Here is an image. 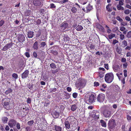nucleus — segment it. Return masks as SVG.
Segmentation results:
<instances>
[{"label":"nucleus","mask_w":131,"mask_h":131,"mask_svg":"<svg viewBox=\"0 0 131 131\" xmlns=\"http://www.w3.org/2000/svg\"><path fill=\"white\" fill-rule=\"evenodd\" d=\"M114 76L112 72L106 74L105 75V80L106 82L108 83H110L114 79Z\"/></svg>","instance_id":"obj_1"},{"label":"nucleus","mask_w":131,"mask_h":131,"mask_svg":"<svg viewBox=\"0 0 131 131\" xmlns=\"http://www.w3.org/2000/svg\"><path fill=\"white\" fill-rule=\"evenodd\" d=\"M10 98L7 97L4 98L2 100V103L4 104V107L7 110L10 109Z\"/></svg>","instance_id":"obj_2"},{"label":"nucleus","mask_w":131,"mask_h":131,"mask_svg":"<svg viewBox=\"0 0 131 131\" xmlns=\"http://www.w3.org/2000/svg\"><path fill=\"white\" fill-rule=\"evenodd\" d=\"M88 94H87L84 97V100L88 104H90L94 102L95 96L93 94H91L88 98Z\"/></svg>","instance_id":"obj_3"},{"label":"nucleus","mask_w":131,"mask_h":131,"mask_svg":"<svg viewBox=\"0 0 131 131\" xmlns=\"http://www.w3.org/2000/svg\"><path fill=\"white\" fill-rule=\"evenodd\" d=\"M86 80L83 79H78V82H77L76 84L78 86L81 87H84L86 83Z\"/></svg>","instance_id":"obj_4"},{"label":"nucleus","mask_w":131,"mask_h":131,"mask_svg":"<svg viewBox=\"0 0 131 131\" xmlns=\"http://www.w3.org/2000/svg\"><path fill=\"white\" fill-rule=\"evenodd\" d=\"M99 113L95 111L91 113V116L95 120H97L99 118Z\"/></svg>","instance_id":"obj_5"},{"label":"nucleus","mask_w":131,"mask_h":131,"mask_svg":"<svg viewBox=\"0 0 131 131\" xmlns=\"http://www.w3.org/2000/svg\"><path fill=\"white\" fill-rule=\"evenodd\" d=\"M116 125L115 120L113 119L110 120L109 122L108 126L110 128L113 129Z\"/></svg>","instance_id":"obj_6"},{"label":"nucleus","mask_w":131,"mask_h":131,"mask_svg":"<svg viewBox=\"0 0 131 131\" xmlns=\"http://www.w3.org/2000/svg\"><path fill=\"white\" fill-rule=\"evenodd\" d=\"M111 112L109 110H104L103 113L104 116L106 118H108L111 116Z\"/></svg>","instance_id":"obj_7"},{"label":"nucleus","mask_w":131,"mask_h":131,"mask_svg":"<svg viewBox=\"0 0 131 131\" xmlns=\"http://www.w3.org/2000/svg\"><path fill=\"white\" fill-rule=\"evenodd\" d=\"M105 98V95L103 94H100L97 96V100L100 102H102Z\"/></svg>","instance_id":"obj_8"},{"label":"nucleus","mask_w":131,"mask_h":131,"mask_svg":"<svg viewBox=\"0 0 131 131\" xmlns=\"http://www.w3.org/2000/svg\"><path fill=\"white\" fill-rule=\"evenodd\" d=\"M16 123V121L15 120L11 119L9 121L8 125L10 127H12L15 125Z\"/></svg>","instance_id":"obj_9"},{"label":"nucleus","mask_w":131,"mask_h":131,"mask_svg":"<svg viewBox=\"0 0 131 131\" xmlns=\"http://www.w3.org/2000/svg\"><path fill=\"white\" fill-rule=\"evenodd\" d=\"M12 46V43H8L5 45L2 49L4 51L7 50L8 49L10 48Z\"/></svg>","instance_id":"obj_10"},{"label":"nucleus","mask_w":131,"mask_h":131,"mask_svg":"<svg viewBox=\"0 0 131 131\" xmlns=\"http://www.w3.org/2000/svg\"><path fill=\"white\" fill-rule=\"evenodd\" d=\"M29 71L28 70H26L24 72L21 74L22 79H24L27 77L29 74Z\"/></svg>","instance_id":"obj_11"},{"label":"nucleus","mask_w":131,"mask_h":131,"mask_svg":"<svg viewBox=\"0 0 131 131\" xmlns=\"http://www.w3.org/2000/svg\"><path fill=\"white\" fill-rule=\"evenodd\" d=\"M71 119L70 117H68L66 119L65 123V125L66 128L69 129L70 127V123L68 122V120Z\"/></svg>","instance_id":"obj_12"},{"label":"nucleus","mask_w":131,"mask_h":131,"mask_svg":"<svg viewBox=\"0 0 131 131\" xmlns=\"http://www.w3.org/2000/svg\"><path fill=\"white\" fill-rule=\"evenodd\" d=\"M25 39L24 36L23 35H20L18 36V40L19 42H22L24 41Z\"/></svg>","instance_id":"obj_13"},{"label":"nucleus","mask_w":131,"mask_h":131,"mask_svg":"<svg viewBox=\"0 0 131 131\" xmlns=\"http://www.w3.org/2000/svg\"><path fill=\"white\" fill-rule=\"evenodd\" d=\"M68 26V24L66 22H64L60 26L61 28L64 30Z\"/></svg>","instance_id":"obj_14"},{"label":"nucleus","mask_w":131,"mask_h":131,"mask_svg":"<svg viewBox=\"0 0 131 131\" xmlns=\"http://www.w3.org/2000/svg\"><path fill=\"white\" fill-rule=\"evenodd\" d=\"M33 3L36 6H39L41 4V3L39 0H34L33 1Z\"/></svg>","instance_id":"obj_15"},{"label":"nucleus","mask_w":131,"mask_h":131,"mask_svg":"<svg viewBox=\"0 0 131 131\" xmlns=\"http://www.w3.org/2000/svg\"><path fill=\"white\" fill-rule=\"evenodd\" d=\"M97 27L99 30L101 32H103L104 30V29L103 27L100 25V24H98L97 25Z\"/></svg>","instance_id":"obj_16"},{"label":"nucleus","mask_w":131,"mask_h":131,"mask_svg":"<svg viewBox=\"0 0 131 131\" xmlns=\"http://www.w3.org/2000/svg\"><path fill=\"white\" fill-rule=\"evenodd\" d=\"M113 68L114 71L116 72L119 70L120 67L119 66L116 65L113 67Z\"/></svg>","instance_id":"obj_17"},{"label":"nucleus","mask_w":131,"mask_h":131,"mask_svg":"<svg viewBox=\"0 0 131 131\" xmlns=\"http://www.w3.org/2000/svg\"><path fill=\"white\" fill-rule=\"evenodd\" d=\"M34 32L32 31H30L28 32V37L29 38H32L34 35Z\"/></svg>","instance_id":"obj_18"},{"label":"nucleus","mask_w":131,"mask_h":131,"mask_svg":"<svg viewBox=\"0 0 131 131\" xmlns=\"http://www.w3.org/2000/svg\"><path fill=\"white\" fill-rule=\"evenodd\" d=\"M59 113L57 112H54L52 114V115L53 117L55 118H57L59 116Z\"/></svg>","instance_id":"obj_19"},{"label":"nucleus","mask_w":131,"mask_h":131,"mask_svg":"<svg viewBox=\"0 0 131 131\" xmlns=\"http://www.w3.org/2000/svg\"><path fill=\"white\" fill-rule=\"evenodd\" d=\"M77 107V105L75 104L71 106V110L72 111H74L76 110Z\"/></svg>","instance_id":"obj_20"},{"label":"nucleus","mask_w":131,"mask_h":131,"mask_svg":"<svg viewBox=\"0 0 131 131\" xmlns=\"http://www.w3.org/2000/svg\"><path fill=\"white\" fill-rule=\"evenodd\" d=\"M100 122L102 126L103 127H105L106 126V122L103 120H101L100 121Z\"/></svg>","instance_id":"obj_21"},{"label":"nucleus","mask_w":131,"mask_h":131,"mask_svg":"<svg viewBox=\"0 0 131 131\" xmlns=\"http://www.w3.org/2000/svg\"><path fill=\"white\" fill-rule=\"evenodd\" d=\"M76 30L78 31L81 30L83 29V27L81 25H78L76 27Z\"/></svg>","instance_id":"obj_22"},{"label":"nucleus","mask_w":131,"mask_h":131,"mask_svg":"<svg viewBox=\"0 0 131 131\" xmlns=\"http://www.w3.org/2000/svg\"><path fill=\"white\" fill-rule=\"evenodd\" d=\"M38 42L37 41L35 42L34 44L33 48L34 49L37 50L38 49L37 46Z\"/></svg>","instance_id":"obj_23"},{"label":"nucleus","mask_w":131,"mask_h":131,"mask_svg":"<svg viewBox=\"0 0 131 131\" xmlns=\"http://www.w3.org/2000/svg\"><path fill=\"white\" fill-rule=\"evenodd\" d=\"M127 42L126 41L124 40L122 42V46L123 47H125L127 46Z\"/></svg>","instance_id":"obj_24"},{"label":"nucleus","mask_w":131,"mask_h":131,"mask_svg":"<svg viewBox=\"0 0 131 131\" xmlns=\"http://www.w3.org/2000/svg\"><path fill=\"white\" fill-rule=\"evenodd\" d=\"M115 35L114 34H111L108 35V38L110 39H111L115 37Z\"/></svg>","instance_id":"obj_25"},{"label":"nucleus","mask_w":131,"mask_h":131,"mask_svg":"<svg viewBox=\"0 0 131 131\" xmlns=\"http://www.w3.org/2000/svg\"><path fill=\"white\" fill-rule=\"evenodd\" d=\"M2 121L4 123H6L8 121V118L6 117H4L2 118Z\"/></svg>","instance_id":"obj_26"},{"label":"nucleus","mask_w":131,"mask_h":131,"mask_svg":"<svg viewBox=\"0 0 131 131\" xmlns=\"http://www.w3.org/2000/svg\"><path fill=\"white\" fill-rule=\"evenodd\" d=\"M92 9V6H91L90 4H89L86 7V9L88 12H89Z\"/></svg>","instance_id":"obj_27"},{"label":"nucleus","mask_w":131,"mask_h":131,"mask_svg":"<svg viewBox=\"0 0 131 131\" xmlns=\"http://www.w3.org/2000/svg\"><path fill=\"white\" fill-rule=\"evenodd\" d=\"M111 4H108L106 6V9L108 11L111 12L112 10V9L111 8L109 7V6H111Z\"/></svg>","instance_id":"obj_28"},{"label":"nucleus","mask_w":131,"mask_h":131,"mask_svg":"<svg viewBox=\"0 0 131 131\" xmlns=\"http://www.w3.org/2000/svg\"><path fill=\"white\" fill-rule=\"evenodd\" d=\"M55 129L57 131H61V128L59 126H56Z\"/></svg>","instance_id":"obj_29"},{"label":"nucleus","mask_w":131,"mask_h":131,"mask_svg":"<svg viewBox=\"0 0 131 131\" xmlns=\"http://www.w3.org/2000/svg\"><path fill=\"white\" fill-rule=\"evenodd\" d=\"M71 10L73 13H75L77 12V9L75 7H73L71 9Z\"/></svg>","instance_id":"obj_30"},{"label":"nucleus","mask_w":131,"mask_h":131,"mask_svg":"<svg viewBox=\"0 0 131 131\" xmlns=\"http://www.w3.org/2000/svg\"><path fill=\"white\" fill-rule=\"evenodd\" d=\"M12 92V90L10 89H9L5 92V93L7 95Z\"/></svg>","instance_id":"obj_31"},{"label":"nucleus","mask_w":131,"mask_h":131,"mask_svg":"<svg viewBox=\"0 0 131 131\" xmlns=\"http://www.w3.org/2000/svg\"><path fill=\"white\" fill-rule=\"evenodd\" d=\"M121 6V5H118L117 6V7L118 10H123L124 9V8Z\"/></svg>","instance_id":"obj_32"},{"label":"nucleus","mask_w":131,"mask_h":131,"mask_svg":"<svg viewBox=\"0 0 131 131\" xmlns=\"http://www.w3.org/2000/svg\"><path fill=\"white\" fill-rule=\"evenodd\" d=\"M50 65L52 68L55 69L56 68V65L54 63H52L50 64Z\"/></svg>","instance_id":"obj_33"},{"label":"nucleus","mask_w":131,"mask_h":131,"mask_svg":"<svg viewBox=\"0 0 131 131\" xmlns=\"http://www.w3.org/2000/svg\"><path fill=\"white\" fill-rule=\"evenodd\" d=\"M68 2V0H63L58 2L61 4H63Z\"/></svg>","instance_id":"obj_34"},{"label":"nucleus","mask_w":131,"mask_h":131,"mask_svg":"<svg viewBox=\"0 0 131 131\" xmlns=\"http://www.w3.org/2000/svg\"><path fill=\"white\" fill-rule=\"evenodd\" d=\"M116 19L121 22H122L123 21V20L119 16H118L116 17Z\"/></svg>","instance_id":"obj_35"},{"label":"nucleus","mask_w":131,"mask_h":131,"mask_svg":"<svg viewBox=\"0 0 131 131\" xmlns=\"http://www.w3.org/2000/svg\"><path fill=\"white\" fill-rule=\"evenodd\" d=\"M120 30L122 31H125L126 29V28L122 26L119 27Z\"/></svg>","instance_id":"obj_36"},{"label":"nucleus","mask_w":131,"mask_h":131,"mask_svg":"<svg viewBox=\"0 0 131 131\" xmlns=\"http://www.w3.org/2000/svg\"><path fill=\"white\" fill-rule=\"evenodd\" d=\"M127 37L128 38L131 37V31L128 32L127 35Z\"/></svg>","instance_id":"obj_37"},{"label":"nucleus","mask_w":131,"mask_h":131,"mask_svg":"<svg viewBox=\"0 0 131 131\" xmlns=\"http://www.w3.org/2000/svg\"><path fill=\"white\" fill-rule=\"evenodd\" d=\"M31 11L29 10H27L26 12V15L27 16H29V15L31 14Z\"/></svg>","instance_id":"obj_38"},{"label":"nucleus","mask_w":131,"mask_h":131,"mask_svg":"<svg viewBox=\"0 0 131 131\" xmlns=\"http://www.w3.org/2000/svg\"><path fill=\"white\" fill-rule=\"evenodd\" d=\"M124 0H120L119 1V5H122L124 4Z\"/></svg>","instance_id":"obj_39"},{"label":"nucleus","mask_w":131,"mask_h":131,"mask_svg":"<svg viewBox=\"0 0 131 131\" xmlns=\"http://www.w3.org/2000/svg\"><path fill=\"white\" fill-rule=\"evenodd\" d=\"M34 121L33 120H31L28 122V124L30 126L31 125L34 123Z\"/></svg>","instance_id":"obj_40"},{"label":"nucleus","mask_w":131,"mask_h":131,"mask_svg":"<svg viewBox=\"0 0 131 131\" xmlns=\"http://www.w3.org/2000/svg\"><path fill=\"white\" fill-rule=\"evenodd\" d=\"M60 68H58L57 69H56L54 70L52 72V73H55L57 72H58L60 70Z\"/></svg>","instance_id":"obj_41"},{"label":"nucleus","mask_w":131,"mask_h":131,"mask_svg":"<svg viewBox=\"0 0 131 131\" xmlns=\"http://www.w3.org/2000/svg\"><path fill=\"white\" fill-rule=\"evenodd\" d=\"M16 127L18 129H20V124L18 123H16Z\"/></svg>","instance_id":"obj_42"},{"label":"nucleus","mask_w":131,"mask_h":131,"mask_svg":"<svg viewBox=\"0 0 131 131\" xmlns=\"http://www.w3.org/2000/svg\"><path fill=\"white\" fill-rule=\"evenodd\" d=\"M13 77L15 79H16L18 78V75L17 74L15 73H13L12 75Z\"/></svg>","instance_id":"obj_43"},{"label":"nucleus","mask_w":131,"mask_h":131,"mask_svg":"<svg viewBox=\"0 0 131 131\" xmlns=\"http://www.w3.org/2000/svg\"><path fill=\"white\" fill-rule=\"evenodd\" d=\"M78 94L76 93H74L72 94L73 97L74 98H76Z\"/></svg>","instance_id":"obj_44"},{"label":"nucleus","mask_w":131,"mask_h":131,"mask_svg":"<svg viewBox=\"0 0 131 131\" xmlns=\"http://www.w3.org/2000/svg\"><path fill=\"white\" fill-rule=\"evenodd\" d=\"M125 19L128 21H130L131 20V19L129 16H126L125 18Z\"/></svg>","instance_id":"obj_45"},{"label":"nucleus","mask_w":131,"mask_h":131,"mask_svg":"<svg viewBox=\"0 0 131 131\" xmlns=\"http://www.w3.org/2000/svg\"><path fill=\"white\" fill-rule=\"evenodd\" d=\"M121 23V25L122 26H125L127 24V23L126 22H122Z\"/></svg>","instance_id":"obj_46"},{"label":"nucleus","mask_w":131,"mask_h":131,"mask_svg":"<svg viewBox=\"0 0 131 131\" xmlns=\"http://www.w3.org/2000/svg\"><path fill=\"white\" fill-rule=\"evenodd\" d=\"M127 71L126 70H124V76L125 77H126L127 76Z\"/></svg>","instance_id":"obj_47"},{"label":"nucleus","mask_w":131,"mask_h":131,"mask_svg":"<svg viewBox=\"0 0 131 131\" xmlns=\"http://www.w3.org/2000/svg\"><path fill=\"white\" fill-rule=\"evenodd\" d=\"M124 13L126 14H128L130 13V10L129 9H127L124 11Z\"/></svg>","instance_id":"obj_48"},{"label":"nucleus","mask_w":131,"mask_h":131,"mask_svg":"<svg viewBox=\"0 0 131 131\" xmlns=\"http://www.w3.org/2000/svg\"><path fill=\"white\" fill-rule=\"evenodd\" d=\"M120 39L121 40H123L125 36L124 35L122 34H121V35H120Z\"/></svg>","instance_id":"obj_49"},{"label":"nucleus","mask_w":131,"mask_h":131,"mask_svg":"<svg viewBox=\"0 0 131 131\" xmlns=\"http://www.w3.org/2000/svg\"><path fill=\"white\" fill-rule=\"evenodd\" d=\"M69 117H70L71 119H69L68 121V122H69L70 123H71L73 121V117L72 116H70Z\"/></svg>","instance_id":"obj_50"},{"label":"nucleus","mask_w":131,"mask_h":131,"mask_svg":"<svg viewBox=\"0 0 131 131\" xmlns=\"http://www.w3.org/2000/svg\"><path fill=\"white\" fill-rule=\"evenodd\" d=\"M104 66L105 68L107 70H108L109 69L108 68V65L107 64H104Z\"/></svg>","instance_id":"obj_51"},{"label":"nucleus","mask_w":131,"mask_h":131,"mask_svg":"<svg viewBox=\"0 0 131 131\" xmlns=\"http://www.w3.org/2000/svg\"><path fill=\"white\" fill-rule=\"evenodd\" d=\"M118 42V41L117 40H116L115 39L114 40H113V44L115 45L116 43H117Z\"/></svg>","instance_id":"obj_52"},{"label":"nucleus","mask_w":131,"mask_h":131,"mask_svg":"<svg viewBox=\"0 0 131 131\" xmlns=\"http://www.w3.org/2000/svg\"><path fill=\"white\" fill-rule=\"evenodd\" d=\"M89 47H90L91 49H93L94 48V46L90 44L89 45Z\"/></svg>","instance_id":"obj_53"},{"label":"nucleus","mask_w":131,"mask_h":131,"mask_svg":"<svg viewBox=\"0 0 131 131\" xmlns=\"http://www.w3.org/2000/svg\"><path fill=\"white\" fill-rule=\"evenodd\" d=\"M27 102L28 103H30L31 102V99L30 98H28L27 100Z\"/></svg>","instance_id":"obj_54"},{"label":"nucleus","mask_w":131,"mask_h":131,"mask_svg":"<svg viewBox=\"0 0 131 131\" xmlns=\"http://www.w3.org/2000/svg\"><path fill=\"white\" fill-rule=\"evenodd\" d=\"M99 84L98 82H95L94 83V85L95 86H99Z\"/></svg>","instance_id":"obj_55"},{"label":"nucleus","mask_w":131,"mask_h":131,"mask_svg":"<svg viewBox=\"0 0 131 131\" xmlns=\"http://www.w3.org/2000/svg\"><path fill=\"white\" fill-rule=\"evenodd\" d=\"M4 21L3 20H1L0 21V26H2L4 24Z\"/></svg>","instance_id":"obj_56"},{"label":"nucleus","mask_w":131,"mask_h":131,"mask_svg":"<svg viewBox=\"0 0 131 131\" xmlns=\"http://www.w3.org/2000/svg\"><path fill=\"white\" fill-rule=\"evenodd\" d=\"M67 90L69 92H70L71 91V88L69 87H67Z\"/></svg>","instance_id":"obj_57"},{"label":"nucleus","mask_w":131,"mask_h":131,"mask_svg":"<svg viewBox=\"0 0 131 131\" xmlns=\"http://www.w3.org/2000/svg\"><path fill=\"white\" fill-rule=\"evenodd\" d=\"M99 70L100 71L101 70H102L103 72V73H104V71H105V69L103 68H100L99 69Z\"/></svg>","instance_id":"obj_58"},{"label":"nucleus","mask_w":131,"mask_h":131,"mask_svg":"<svg viewBox=\"0 0 131 131\" xmlns=\"http://www.w3.org/2000/svg\"><path fill=\"white\" fill-rule=\"evenodd\" d=\"M46 45V43L45 42H42L41 43V47H44Z\"/></svg>","instance_id":"obj_59"},{"label":"nucleus","mask_w":131,"mask_h":131,"mask_svg":"<svg viewBox=\"0 0 131 131\" xmlns=\"http://www.w3.org/2000/svg\"><path fill=\"white\" fill-rule=\"evenodd\" d=\"M127 64L126 63H124L123 64V67L124 68H126L127 67Z\"/></svg>","instance_id":"obj_60"},{"label":"nucleus","mask_w":131,"mask_h":131,"mask_svg":"<svg viewBox=\"0 0 131 131\" xmlns=\"http://www.w3.org/2000/svg\"><path fill=\"white\" fill-rule=\"evenodd\" d=\"M50 8H55L56 7L55 6L53 3L50 4Z\"/></svg>","instance_id":"obj_61"},{"label":"nucleus","mask_w":131,"mask_h":131,"mask_svg":"<svg viewBox=\"0 0 131 131\" xmlns=\"http://www.w3.org/2000/svg\"><path fill=\"white\" fill-rule=\"evenodd\" d=\"M43 80L45 81L47 80L48 79V77H46L45 76H43Z\"/></svg>","instance_id":"obj_62"},{"label":"nucleus","mask_w":131,"mask_h":131,"mask_svg":"<svg viewBox=\"0 0 131 131\" xmlns=\"http://www.w3.org/2000/svg\"><path fill=\"white\" fill-rule=\"evenodd\" d=\"M25 55L27 58H28L30 56L29 53L28 52H26L25 53Z\"/></svg>","instance_id":"obj_63"},{"label":"nucleus","mask_w":131,"mask_h":131,"mask_svg":"<svg viewBox=\"0 0 131 131\" xmlns=\"http://www.w3.org/2000/svg\"><path fill=\"white\" fill-rule=\"evenodd\" d=\"M125 7L127 8L130 9H131V6L128 4L126 5Z\"/></svg>","instance_id":"obj_64"}]
</instances>
